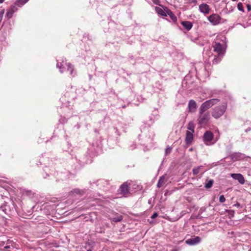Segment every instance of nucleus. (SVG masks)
<instances>
[{
	"mask_svg": "<svg viewBox=\"0 0 251 251\" xmlns=\"http://www.w3.org/2000/svg\"><path fill=\"white\" fill-rule=\"evenodd\" d=\"M227 108L226 102H223L220 105L215 107L212 111V116L215 119L221 117L225 112Z\"/></svg>",
	"mask_w": 251,
	"mask_h": 251,
	"instance_id": "f257e3e1",
	"label": "nucleus"
},
{
	"mask_svg": "<svg viewBox=\"0 0 251 251\" xmlns=\"http://www.w3.org/2000/svg\"><path fill=\"white\" fill-rule=\"evenodd\" d=\"M214 51L218 53V57H222L225 52L226 44L224 40L221 42L217 41L216 39L213 45Z\"/></svg>",
	"mask_w": 251,
	"mask_h": 251,
	"instance_id": "f03ea898",
	"label": "nucleus"
},
{
	"mask_svg": "<svg viewBox=\"0 0 251 251\" xmlns=\"http://www.w3.org/2000/svg\"><path fill=\"white\" fill-rule=\"evenodd\" d=\"M210 116L209 113L200 114L198 119V124L201 126H206L209 122Z\"/></svg>",
	"mask_w": 251,
	"mask_h": 251,
	"instance_id": "7ed1b4c3",
	"label": "nucleus"
},
{
	"mask_svg": "<svg viewBox=\"0 0 251 251\" xmlns=\"http://www.w3.org/2000/svg\"><path fill=\"white\" fill-rule=\"evenodd\" d=\"M57 67L60 70V72L62 73L64 71L62 70V68H67V70L70 71V74L71 75H73V66H72V65L68 63H67L66 62H64V61L62 62V63H60V65H59V62H57Z\"/></svg>",
	"mask_w": 251,
	"mask_h": 251,
	"instance_id": "20e7f679",
	"label": "nucleus"
},
{
	"mask_svg": "<svg viewBox=\"0 0 251 251\" xmlns=\"http://www.w3.org/2000/svg\"><path fill=\"white\" fill-rule=\"evenodd\" d=\"M209 22L213 25H219L221 22V18L217 14H212L208 17Z\"/></svg>",
	"mask_w": 251,
	"mask_h": 251,
	"instance_id": "39448f33",
	"label": "nucleus"
},
{
	"mask_svg": "<svg viewBox=\"0 0 251 251\" xmlns=\"http://www.w3.org/2000/svg\"><path fill=\"white\" fill-rule=\"evenodd\" d=\"M213 134L209 131H206L203 135V140L206 145H210L214 143L212 142Z\"/></svg>",
	"mask_w": 251,
	"mask_h": 251,
	"instance_id": "423d86ee",
	"label": "nucleus"
},
{
	"mask_svg": "<svg viewBox=\"0 0 251 251\" xmlns=\"http://www.w3.org/2000/svg\"><path fill=\"white\" fill-rule=\"evenodd\" d=\"M201 241V237L199 236H195L193 238H189L185 241V243L189 245H195L199 244Z\"/></svg>",
	"mask_w": 251,
	"mask_h": 251,
	"instance_id": "0eeeda50",
	"label": "nucleus"
},
{
	"mask_svg": "<svg viewBox=\"0 0 251 251\" xmlns=\"http://www.w3.org/2000/svg\"><path fill=\"white\" fill-rule=\"evenodd\" d=\"M231 177L236 180L241 184H244L245 183V178L244 176L240 174H231Z\"/></svg>",
	"mask_w": 251,
	"mask_h": 251,
	"instance_id": "6e6552de",
	"label": "nucleus"
},
{
	"mask_svg": "<svg viewBox=\"0 0 251 251\" xmlns=\"http://www.w3.org/2000/svg\"><path fill=\"white\" fill-rule=\"evenodd\" d=\"M199 9L201 13L204 14H208L210 10L209 6L205 3H203L200 4L199 6Z\"/></svg>",
	"mask_w": 251,
	"mask_h": 251,
	"instance_id": "1a4fd4ad",
	"label": "nucleus"
},
{
	"mask_svg": "<svg viewBox=\"0 0 251 251\" xmlns=\"http://www.w3.org/2000/svg\"><path fill=\"white\" fill-rule=\"evenodd\" d=\"M212 106L208 101V100H206L203 103H202L200 107V114H202L204 113L207 110L211 108Z\"/></svg>",
	"mask_w": 251,
	"mask_h": 251,
	"instance_id": "9d476101",
	"label": "nucleus"
},
{
	"mask_svg": "<svg viewBox=\"0 0 251 251\" xmlns=\"http://www.w3.org/2000/svg\"><path fill=\"white\" fill-rule=\"evenodd\" d=\"M130 184H128L127 182L124 183L120 187L121 192L124 195H126L129 193V189Z\"/></svg>",
	"mask_w": 251,
	"mask_h": 251,
	"instance_id": "9b49d317",
	"label": "nucleus"
},
{
	"mask_svg": "<svg viewBox=\"0 0 251 251\" xmlns=\"http://www.w3.org/2000/svg\"><path fill=\"white\" fill-rule=\"evenodd\" d=\"M189 111L191 112H194L197 109V103L193 100H191L188 103Z\"/></svg>",
	"mask_w": 251,
	"mask_h": 251,
	"instance_id": "f8f14e48",
	"label": "nucleus"
},
{
	"mask_svg": "<svg viewBox=\"0 0 251 251\" xmlns=\"http://www.w3.org/2000/svg\"><path fill=\"white\" fill-rule=\"evenodd\" d=\"M167 9H168L167 7L164 8V9H162L161 8L159 7H155V11L160 15H161L162 16H167Z\"/></svg>",
	"mask_w": 251,
	"mask_h": 251,
	"instance_id": "ddd939ff",
	"label": "nucleus"
},
{
	"mask_svg": "<svg viewBox=\"0 0 251 251\" xmlns=\"http://www.w3.org/2000/svg\"><path fill=\"white\" fill-rule=\"evenodd\" d=\"M193 133L194 132H191L189 131L186 132L185 142L187 144H189L193 141V138H194V135L193 134Z\"/></svg>",
	"mask_w": 251,
	"mask_h": 251,
	"instance_id": "4468645a",
	"label": "nucleus"
},
{
	"mask_svg": "<svg viewBox=\"0 0 251 251\" xmlns=\"http://www.w3.org/2000/svg\"><path fill=\"white\" fill-rule=\"evenodd\" d=\"M17 10V9L15 6H11L6 13V16L8 18H11L12 17L13 13L15 12Z\"/></svg>",
	"mask_w": 251,
	"mask_h": 251,
	"instance_id": "2eb2a0df",
	"label": "nucleus"
},
{
	"mask_svg": "<svg viewBox=\"0 0 251 251\" xmlns=\"http://www.w3.org/2000/svg\"><path fill=\"white\" fill-rule=\"evenodd\" d=\"M181 25L186 29L187 31H189L193 27V24L189 21L182 22Z\"/></svg>",
	"mask_w": 251,
	"mask_h": 251,
	"instance_id": "dca6fc26",
	"label": "nucleus"
},
{
	"mask_svg": "<svg viewBox=\"0 0 251 251\" xmlns=\"http://www.w3.org/2000/svg\"><path fill=\"white\" fill-rule=\"evenodd\" d=\"M169 16L174 22H176L177 18L174 13L169 9H167V16Z\"/></svg>",
	"mask_w": 251,
	"mask_h": 251,
	"instance_id": "f3484780",
	"label": "nucleus"
},
{
	"mask_svg": "<svg viewBox=\"0 0 251 251\" xmlns=\"http://www.w3.org/2000/svg\"><path fill=\"white\" fill-rule=\"evenodd\" d=\"M167 180L165 178L164 176H161L158 180L157 183V187L158 188H160V187H162L163 185L166 183Z\"/></svg>",
	"mask_w": 251,
	"mask_h": 251,
	"instance_id": "a211bd4d",
	"label": "nucleus"
},
{
	"mask_svg": "<svg viewBox=\"0 0 251 251\" xmlns=\"http://www.w3.org/2000/svg\"><path fill=\"white\" fill-rule=\"evenodd\" d=\"M211 106L216 104L220 100L216 98L211 99L207 100Z\"/></svg>",
	"mask_w": 251,
	"mask_h": 251,
	"instance_id": "6ab92c4d",
	"label": "nucleus"
},
{
	"mask_svg": "<svg viewBox=\"0 0 251 251\" xmlns=\"http://www.w3.org/2000/svg\"><path fill=\"white\" fill-rule=\"evenodd\" d=\"M29 0H17L15 4L19 7H21L24 5L26 2Z\"/></svg>",
	"mask_w": 251,
	"mask_h": 251,
	"instance_id": "aec40b11",
	"label": "nucleus"
},
{
	"mask_svg": "<svg viewBox=\"0 0 251 251\" xmlns=\"http://www.w3.org/2000/svg\"><path fill=\"white\" fill-rule=\"evenodd\" d=\"M187 129L191 131V132H194V129H195V126L192 122H190L187 126Z\"/></svg>",
	"mask_w": 251,
	"mask_h": 251,
	"instance_id": "412c9836",
	"label": "nucleus"
},
{
	"mask_svg": "<svg viewBox=\"0 0 251 251\" xmlns=\"http://www.w3.org/2000/svg\"><path fill=\"white\" fill-rule=\"evenodd\" d=\"M237 7L238 10L242 12H245V9H244V5L241 2H240L237 3Z\"/></svg>",
	"mask_w": 251,
	"mask_h": 251,
	"instance_id": "4be33fe9",
	"label": "nucleus"
},
{
	"mask_svg": "<svg viewBox=\"0 0 251 251\" xmlns=\"http://www.w3.org/2000/svg\"><path fill=\"white\" fill-rule=\"evenodd\" d=\"M202 167V166H201L194 168L193 170H192V173H193L194 175H197L200 173V171Z\"/></svg>",
	"mask_w": 251,
	"mask_h": 251,
	"instance_id": "5701e85b",
	"label": "nucleus"
},
{
	"mask_svg": "<svg viewBox=\"0 0 251 251\" xmlns=\"http://www.w3.org/2000/svg\"><path fill=\"white\" fill-rule=\"evenodd\" d=\"M123 217L122 216H119L118 217H115L112 219V221L114 222H119L122 220Z\"/></svg>",
	"mask_w": 251,
	"mask_h": 251,
	"instance_id": "b1692460",
	"label": "nucleus"
},
{
	"mask_svg": "<svg viewBox=\"0 0 251 251\" xmlns=\"http://www.w3.org/2000/svg\"><path fill=\"white\" fill-rule=\"evenodd\" d=\"M213 180H209L205 185V187L207 188V189H209V188H211V187L212 186V185H213Z\"/></svg>",
	"mask_w": 251,
	"mask_h": 251,
	"instance_id": "393cba45",
	"label": "nucleus"
},
{
	"mask_svg": "<svg viewBox=\"0 0 251 251\" xmlns=\"http://www.w3.org/2000/svg\"><path fill=\"white\" fill-rule=\"evenodd\" d=\"M219 201L221 202H224L226 201V199L224 195H221L219 198Z\"/></svg>",
	"mask_w": 251,
	"mask_h": 251,
	"instance_id": "a878e982",
	"label": "nucleus"
},
{
	"mask_svg": "<svg viewBox=\"0 0 251 251\" xmlns=\"http://www.w3.org/2000/svg\"><path fill=\"white\" fill-rule=\"evenodd\" d=\"M172 151V148L170 147H167L165 150V153L166 155L170 153Z\"/></svg>",
	"mask_w": 251,
	"mask_h": 251,
	"instance_id": "bb28decb",
	"label": "nucleus"
},
{
	"mask_svg": "<svg viewBox=\"0 0 251 251\" xmlns=\"http://www.w3.org/2000/svg\"><path fill=\"white\" fill-rule=\"evenodd\" d=\"M72 193L75 194H80L81 191L79 189H74L71 191Z\"/></svg>",
	"mask_w": 251,
	"mask_h": 251,
	"instance_id": "cd10ccee",
	"label": "nucleus"
},
{
	"mask_svg": "<svg viewBox=\"0 0 251 251\" xmlns=\"http://www.w3.org/2000/svg\"><path fill=\"white\" fill-rule=\"evenodd\" d=\"M153 2L157 5H160V0H151Z\"/></svg>",
	"mask_w": 251,
	"mask_h": 251,
	"instance_id": "c85d7f7f",
	"label": "nucleus"
},
{
	"mask_svg": "<svg viewBox=\"0 0 251 251\" xmlns=\"http://www.w3.org/2000/svg\"><path fill=\"white\" fill-rule=\"evenodd\" d=\"M157 216H158V214L156 212H155L151 216V218L152 219H154V218H156Z\"/></svg>",
	"mask_w": 251,
	"mask_h": 251,
	"instance_id": "c756f323",
	"label": "nucleus"
},
{
	"mask_svg": "<svg viewBox=\"0 0 251 251\" xmlns=\"http://www.w3.org/2000/svg\"><path fill=\"white\" fill-rule=\"evenodd\" d=\"M246 7H247L248 10L249 11H251V5L250 4H248L247 5H246Z\"/></svg>",
	"mask_w": 251,
	"mask_h": 251,
	"instance_id": "7c9ffc66",
	"label": "nucleus"
},
{
	"mask_svg": "<svg viewBox=\"0 0 251 251\" xmlns=\"http://www.w3.org/2000/svg\"><path fill=\"white\" fill-rule=\"evenodd\" d=\"M191 2H192L193 3H194V4H197V0H191Z\"/></svg>",
	"mask_w": 251,
	"mask_h": 251,
	"instance_id": "2f4dec72",
	"label": "nucleus"
},
{
	"mask_svg": "<svg viewBox=\"0 0 251 251\" xmlns=\"http://www.w3.org/2000/svg\"><path fill=\"white\" fill-rule=\"evenodd\" d=\"M4 244V242L3 241L0 242V246H2Z\"/></svg>",
	"mask_w": 251,
	"mask_h": 251,
	"instance_id": "473e14b6",
	"label": "nucleus"
},
{
	"mask_svg": "<svg viewBox=\"0 0 251 251\" xmlns=\"http://www.w3.org/2000/svg\"><path fill=\"white\" fill-rule=\"evenodd\" d=\"M3 13L4 12H3L1 14H0V21H1L2 18V16H3Z\"/></svg>",
	"mask_w": 251,
	"mask_h": 251,
	"instance_id": "72a5a7b5",
	"label": "nucleus"
},
{
	"mask_svg": "<svg viewBox=\"0 0 251 251\" xmlns=\"http://www.w3.org/2000/svg\"><path fill=\"white\" fill-rule=\"evenodd\" d=\"M251 130V128H249L247 129L246 130H245V132H248L249 131H250Z\"/></svg>",
	"mask_w": 251,
	"mask_h": 251,
	"instance_id": "f704fd0d",
	"label": "nucleus"
},
{
	"mask_svg": "<svg viewBox=\"0 0 251 251\" xmlns=\"http://www.w3.org/2000/svg\"><path fill=\"white\" fill-rule=\"evenodd\" d=\"M10 248V246H6L4 247V248L6 249H9Z\"/></svg>",
	"mask_w": 251,
	"mask_h": 251,
	"instance_id": "c9c22d12",
	"label": "nucleus"
},
{
	"mask_svg": "<svg viewBox=\"0 0 251 251\" xmlns=\"http://www.w3.org/2000/svg\"><path fill=\"white\" fill-rule=\"evenodd\" d=\"M4 1V0H0V3H2Z\"/></svg>",
	"mask_w": 251,
	"mask_h": 251,
	"instance_id": "e433bc0d",
	"label": "nucleus"
},
{
	"mask_svg": "<svg viewBox=\"0 0 251 251\" xmlns=\"http://www.w3.org/2000/svg\"><path fill=\"white\" fill-rule=\"evenodd\" d=\"M87 251H91V249H88L87 250Z\"/></svg>",
	"mask_w": 251,
	"mask_h": 251,
	"instance_id": "4c0bfd02",
	"label": "nucleus"
},
{
	"mask_svg": "<svg viewBox=\"0 0 251 251\" xmlns=\"http://www.w3.org/2000/svg\"><path fill=\"white\" fill-rule=\"evenodd\" d=\"M189 150H190V151H192V150H193V149H192V148H190V149H189Z\"/></svg>",
	"mask_w": 251,
	"mask_h": 251,
	"instance_id": "58836bf2",
	"label": "nucleus"
},
{
	"mask_svg": "<svg viewBox=\"0 0 251 251\" xmlns=\"http://www.w3.org/2000/svg\"><path fill=\"white\" fill-rule=\"evenodd\" d=\"M231 0L234 1H237L238 0Z\"/></svg>",
	"mask_w": 251,
	"mask_h": 251,
	"instance_id": "ea45409f",
	"label": "nucleus"
}]
</instances>
